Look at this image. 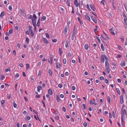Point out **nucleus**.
<instances>
[{"label":"nucleus","mask_w":127,"mask_h":127,"mask_svg":"<svg viewBox=\"0 0 127 127\" xmlns=\"http://www.w3.org/2000/svg\"><path fill=\"white\" fill-rule=\"evenodd\" d=\"M80 0H74V4L77 7L78 6L79 7L80 6Z\"/></svg>","instance_id":"f257e3e1"},{"label":"nucleus","mask_w":127,"mask_h":127,"mask_svg":"<svg viewBox=\"0 0 127 127\" xmlns=\"http://www.w3.org/2000/svg\"><path fill=\"white\" fill-rule=\"evenodd\" d=\"M123 105L122 107V109L121 111V113L122 114V116H124L126 114V110L125 109H123Z\"/></svg>","instance_id":"f03ea898"},{"label":"nucleus","mask_w":127,"mask_h":127,"mask_svg":"<svg viewBox=\"0 0 127 127\" xmlns=\"http://www.w3.org/2000/svg\"><path fill=\"white\" fill-rule=\"evenodd\" d=\"M114 29L113 28H112L109 29V32H110L112 34L114 35H115V33L114 32Z\"/></svg>","instance_id":"7ed1b4c3"},{"label":"nucleus","mask_w":127,"mask_h":127,"mask_svg":"<svg viewBox=\"0 0 127 127\" xmlns=\"http://www.w3.org/2000/svg\"><path fill=\"white\" fill-rule=\"evenodd\" d=\"M68 26L67 25H66L65 27V28L64 29V34L65 35H66L67 34L68 30Z\"/></svg>","instance_id":"20e7f679"},{"label":"nucleus","mask_w":127,"mask_h":127,"mask_svg":"<svg viewBox=\"0 0 127 127\" xmlns=\"http://www.w3.org/2000/svg\"><path fill=\"white\" fill-rule=\"evenodd\" d=\"M105 55H102L101 56V62L102 63H104L105 61Z\"/></svg>","instance_id":"39448f33"},{"label":"nucleus","mask_w":127,"mask_h":127,"mask_svg":"<svg viewBox=\"0 0 127 127\" xmlns=\"http://www.w3.org/2000/svg\"><path fill=\"white\" fill-rule=\"evenodd\" d=\"M120 102L121 104H123L124 103L123 95H121L120 97Z\"/></svg>","instance_id":"423d86ee"},{"label":"nucleus","mask_w":127,"mask_h":127,"mask_svg":"<svg viewBox=\"0 0 127 127\" xmlns=\"http://www.w3.org/2000/svg\"><path fill=\"white\" fill-rule=\"evenodd\" d=\"M121 66L122 67H124L126 66V63L124 61H122L120 64Z\"/></svg>","instance_id":"0eeeda50"},{"label":"nucleus","mask_w":127,"mask_h":127,"mask_svg":"<svg viewBox=\"0 0 127 127\" xmlns=\"http://www.w3.org/2000/svg\"><path fill=\"white\" fill-rule=\"evenodd\" d=\"M91 18L93 21L95 23H97V20L93 16H91Z\"/></svg>","instance_id":"6e6552de"},{"label":"nucleus","mask_w":127,"mask_h":127,"mask_svg":"<svg viewBox=\"0 0 127 127\" xmlns=\"http://www.w3.org/2000/svg\"><path fill=\"white\" fill-rule=\"evenodd\" d=\"M43 40L44 43L45 44H47L49 43L47 39L46 38H43Z\"/></svg>","instance_id":"1a4fd4ad"},{"label":"nucleus","mask_w":127,"mask_h":127,"mask_svg":"<svg viewBox=\"0 0 127 127\" xmlns=\"http://www.w3.org/2000/svg\"><path fill=\"white\" fill-rule=\"evenodd\" d=\"M32 23L33 25V26L36 25V20L32 19Z\"/></svg>","instance_id":"9d476101"},{"label":"nucleus","mask_w":127,"mask_h":127,"mask_svg":"<svg viewBox=\"0 0 127 127\" xmlns=\"http://www.w3.org/2000/svg\"><path fill=\"white\" fill-rule=\"evenodd\" d=\"M85 18L87 20L89 21H91V20L90 18V17L87 14H86L85 15Z\"/></svg>","instance_id":"9b49d317"},{"label":"nucleus","mask_w":127,"mask_h":127,"mask_svg":"<svg viewBox=\"0 0 127 127\" xmlns=\"http://www.w3.org/2000/svg\"><path fill=\"white\" fill-rule=\"evenodd\" d=\"M61 66V65L59 63L57 62V63L56 65V68L57 69L59 68Z\"/></svg>","instance_id":"f8f14e48"},{"label":"nucleus","mask_w":127,"mask_h":127,"mask_svg":"<svg viewBox=\"0 0 127 127\" xmlns=\"http://www.w3.org/2000/svg\"><path fill=\"white\" fill-rule=\"evenodd\" d=\"M20 11L21 14L23 15V16L24 17H25L26 16V15L24 14L23 10V9H20Z\"/></svg>","instance_id":"ddd939ff"},{"label":"nucleus","mask_w":127,"mask_h":127,"mask_svg":"<svg viewBox=\"0 0 127 127\" xmlns=\"http://www.w3.org/2000/svg\"><path fill=\"white\" fill-rule=\"evenodd\" d=\"M90 6L92 10L95 11V8L94 6L93 5L90 4Z\"/></svg>","instance_id":"4468645a"},{"label":"nucleus","mask_w":127,"mask_h":127,"mask_svg":"<svg viewBox=\"0 0 127 127\" xmlns=\"http://www.w3.org/2000/svg\"><path fill=\"white\" fill-rule=\"evenodd\" d=\"M48 93L50 95H52L53 94V92L52 90L51 89H49L48 90Z\"/></svg>","instance_id":"2eb2a0df"},{"label":"nucleus","mask_w":127,"mask_h":127,"mask_svg":"<svg viewBox=\"0 0 127 127\" xmlns=\"http://www.w3.org/2000/svg\"><path fill=\"white\" fill-rule=\"evenodd\" d=\"M4 14L5 13L4 12H2L0 14V17L1 18H2L3 17V16Z\"/></svg>","instance_id":"dca6fc26"},{"label":"nucleus","mask_w":127,"mask_h":127,"mask_svg":"<svg viewBox=\"0 0 127 127\" xmlns=\"http://www.w3.org/2000/svg\"><path fill=\"white\" fill-rule=\"evenodd\" d=\"M85 48L86 50H87L89 48V46L87 44H85Z\"/></svg>","instance_id":"f3484780"},{"label":"nucleus","mask_w":127,"mask_h":127,"mask_svg":"<svg viewBox=\"0 0 127 127\" xmlns=\"http://www.w3.org/2000/svg\"><path fill=\"white\" fill-rule=\"evenodd\" d=\"M59 52L60 55H61L63 53L62 49L61 48H60L59 49Z\"/></svg>","instance_id":"a211bd4d"},{"label":"nucleus","mask_w":127,"mask_h":127,"mask_svg":"<svg viewBox=\"0 0 127 127\" xmlns=\"http://www.w3.org/2000/svg\"><path fill=\"white\" fill-rule=\"evenodd\" d=\"M48 73L49 75H51L52 74V71L50 69H49L48 70Z\"/></svg>","instance_id":"6ab92c4d"},{"label":"nucleus","mask_w":127,"mask_h":127,"mask_svg":"<svg viewBox=\"0 0 127 127\" xmlns=\"http://www.w3.org/2000/svg\"><path fill=\"white\" fill-rule=\"evenodd\" d=\"M42 90L41 87L40 86H39L37 87V91L38 92H39L40 90Z\"/></svg>","instance_id":"aec40b11"},{"label":"nucleus","mask_w":127,"mask_h":127,"mask_svg":"<svg viewBox=\"0 0 127 127\" xmlns=\"http://www.w3.org/2000/svg\"><path fill=\"white\" fill-rule=\"evenodd\" d=\"M13 106L15 108H16L17 106V105L15 103V101H13Z\"/></svg>","instance_id":"412c9836"},{"label":"nucleus","mask_w":127,"mask_h":127,"mask_svg":"<svg viewBox=\"0 0 127 127\" xmlns=\"http://www.w3.org/2000/svg\"><path fill=\"white\" fill-rule=\"evenodd\" d=\"M5 102L3 100H2L1 101V105L2 107H4V105L3 104Z\"/></svg>","instance_id":"4be33fe9"},{"label":"nucleus","mask_w":127,"mask_h":127,"mask_svg":"<svg viewBox=\"0 0 127 127\" xmlns=\"http://www.w3.org/2000/svg\"><path fill=\"white\" fill-rule=\"evenodd\" d=\"M109 64L108 62L106 61L105 62V66L106 67H109Z\"/></svg>","instance_id":"5701e85b"},{"label":"nucleus","mask_w":127,"mask_h":127,"mask_svg":"<svg viewBox=\"0 0 127 127\" xmlns=\"http://www.w3.org/2000/svg\"><path fill=\"white\" fill-rule=\"evenodd\" d=\"M56 100L57 102H60V99L58 96H56Z\"/></svg>","instance_id":"b1692460"},{"label":"nucleus","mask_w":127,"mask_h":127,"mask_svg":"<svg viewBox=\"0 0 127 127\" xmlns=\"http://www.w3.org/2000/svg\"><path fill=\"white\" fill-rule=\"evenodd\" d=\"M46 19V17L45 16H43L41 19V21H42Z\"/></svg>","instance_id":"393cba45"},{"label":"nucleus","mask_w":127,"mask_h":127,"mask_svg":"<svg viewBox=\"0 0 127 127\" xmlns=\"http://www.w3.org/2000/svg\"><path fill=\"white\" fill-rule=\"evenodd\" d=\"M116 91L118 93L119 95L121 94V92L120 91V89L119 88H117L116 89Z\"/></svg>","instance_id":"a878e982"},{"label":"nucleus","mask_w":127,"mask_h":127,"mask_svg":"<svg viewBox=\"0 0 127 127\" xmlns=\"http://www.w3.org/2000/svg\"><path fill=\"white\" fill-rule=\"evenodd\" d=\"M11 71V69L9 68H6L5 70V72H7L8 71Z\"/></svg>","instance_id":"bb28decb"},{"label":"nucleus","mask_w":127,"mask_h":127,"mask_svg":"<svg viewBox=\"0 0 127 127\" xmlns=\"http://www.w3.org/2000/svg\"><path fill=\"white\" fill-rule=\"evenodd\" d=\"M33 112H34L35 114H37V116L38 118V119H39V121H40V120L39 119V118H38V115H37V114H38V113L35 110H33Z\"/></svg>","instance_id":"cd10ccee"},{"label":"nucleus","mask_w":127,"mask_h":127,"mask_svg":"<svg viewBox=\"0 0 127 127\" xmlns=\"http://www.w3.org/2000/svg\"><path fill=\"white\" fill-rule=\"evenodd\" d=\"M106 72H107L108 73H109L110 72V69L109 67H107L106 69Z\"/></svg>","instance_id":"c85d7f7f"},{"label":"nucleus","mask_w":127,"mask_h":127,"mask_svg":"<svg viewBox=\"0 0 127 127\" xmlns=\"http://www.w3.org/2000/svg\"><path fill=\"white\" fill-rule=\"evenodd\" d=\"M122 15L124 17H126L127 16L126 15V13L125 11H123V12Z\"/></svg>","instance_id":"c756f323"},{"label":"nucleus","mask_w":127,"mask_h":127,"mask_svg":"<svg viewBox=\"0 0 127 127\" xmlns=\"http://www.w3.org/2000/svg\"><path fill=\"white\" fill-rule=\"evenodd\" d=\"M52 57H53V55H50V61H51L50 64H52Z\"/></svg>","instance_id":"7c9ffc66"},{"label":"nucleus","mask_w":127,"mask_h":127,"mask_svg":"<svg viewBox=\"0 0 127 127\" xmlns=\"http://www.w3.org/2000/svg\"><path fill=\"white\" fill-rule=\"evenodd\" d=\"M101 47L102 50L103 51H104L105 50L104 47L102 44H101Z\"/></svg>","instance_id":"2f4dec72"},{"label":"nucleus","mask_w":127,"mask_h":127,"mask_svg":"<svg viewBox=\"0 0 127 127\" xmlns=\"http://www.w3.org/2000/svg\"><path fill=\"white\" fill-rule=\"evenodd\" d=\"M13 30L12 29H10L9 32V34H11L13 32Z\"/></svg>","instance_id":"473e14b6"},{"label":"nucleus","mask_w":127,"mask_h":127,"mask_svg":"<svg viewBox=\"0 0 127 127\" xmlns=\"http://www.w3.org/2000/svg\"><path fill=\"white\" fill-rule=\"evenodd\" d=\"M95 100H94L93 101L92 100H91L90 102V104H94V102H95Z\"/></svg>","instance_id":"72a5a7b5"},{"label":"nucleus","mask_w":127,"mask_h":127,"mask_svg":"<svg viewBox=\"0 0 127 127\" xmlns=\"http://www.w3.org/2000/svg\"><path fill=\"white\" fill-rule=\"evenodd\" d=\"M66 4L68 6H69L70 5V0H67L66 2Z\"/></svg>","instance_id":"f704fd0d"},{"label":"nucleus","mask_w":127,"mask_h":127,"mask_svg":"<svg viewBox=\"0 0 127 127\" xmlns=\"http://www.w3.org/2000/svg\"><path fill=\"white\" fill-rule=\"evenodd\" d=\"M120 38L121 39V41L122 42H124L125 40V39L124 38L122 37V36H120Z\"/></svg>","instance_id":"c9c22d12"},{"label":"nucleus","mask_w":127,"mask_h":127,"mask_svg":"<svg viewBox=\"0 0 127 127\" xmlns=\"http://www.w3.org/2000/svg\"><path fill=\"white\" fill-rule=\"evenodd\" d=\"M26 41L27 42V43L28 44V43L29 42V39L27 37H26Z\"/></svg>","instance_id":"e433bc0d"},{"label":"nucleus","mask_w":127,"mask_h":127,"mask_svg":"<svg viewBox=\"0 0 127 127\" xmlns=\"http://www.w3.org/2000/svg\"><path fill=\"white\" fill-rule=\"evenodd\" d=\"M45 34L46 35V37L47 38H49L50 37L48 33H45Z\"/></svg>","instance_id":"4c0bfd02"},{"label":"nucleus","mask_w":127,"mask_h":127,"mask_svg":"<svg viewBox=\"0 0 127 127\" xmlns=\"http://www.w3.org/2000/svg\"><path fill=\"white\" fill-rule=\"evenodd\" d=\"M33 19H35V20H36V19L37 17L35 14H34L33 15Z\"/></svg>","instance_id":"58836bf2"},{"label":"nucleus","mask_w":127,"mask_h":127,"mask_svg":"<svg viewBox=\"0 0 127 127\" xmlns=\"http://www.w3.org/2000/svg\"><path fill=\"white\" fill-rule=\"evenodd\" d=\"M118 48H119V50H122L123 48L120 46V45H118Z\"/></svg>","instance_id":"ea45409f"},{"label":"nucleus","mask_w":127,"mask_h":127,"mask_svg":"<svg viewBox=\"0 0 127 127\" xmlns=\"http://www.w3.org/2000/svg\"><path fill=\"white\" fill-rule=\"evenodd\" d=\"M26 69H28V68H30V66L29 64H26Z\"/></svg>","instance_id":"a19ab883"},{"label":"nucleus","mask_w":127,"mask_h":127,"mask_svg":"<svg viewBox=\"0 0 127 127\" xmlns=\"http://www.w3.org/2000/svg\"><path fill=\"white\" fill-rule=\"evenodd\" d=\"M65 47L67 48L68 46V41L67 40H66V41Z\"/></svg>","instance_id":"79ce46f5"},{"label":"nucleus","mask_w":127,"mask_h":127,"mask_svg":"<svg viewBox=\"0 0 127 127\" xmlns=\"http://www.w3.org/2000/svg\"><path fill=\"white\" fill-rule=\"evenodd\" d=\"M31 118L29 116H27L25 119V120H29Z\"/></svg>","instance_id":"37998d69"},{"label":"nucleus","mask_w":127,"mask_h":127,"mask_svg":"<svg viewBox=\"0 0 127 127\" xmlns=\"http://www.w3.org/2000/svg\"><path fill=\"white\" fill-rule=\"evenodd\" d=\"M107 100L109 103H110V98L109 97H108L107 98Z\"/></svg>","instance_id":"c03bdc74"},{"label":"nucleus","mask_w":127,"mask_h":127,"mask_svg":"<svg viewBox=\"0 0 127 127\" xmlns=\"http://www.w3.org/2000/svg\"><path fill=\"white\" fill-rule=\"evenodd\" d=\"M8 9L10 11H11L12 9V8L11 5H9L8 6Z\"/></svg>","instance_id":"a18cd8bd"},{"label":"nucleus","mask_w":127,"mask_h":127,"mask_svg":"<svg viewBox=\"0 0 127 127\" xmlns=\"http://www.w3.org/2000/svg\"><path fill=\"white\" fill-rule=\"evenodd\" d=\"M52 40L53 42H56L57 41V39H52Z\"/></svg>","instance_id":"49530a36"},{"label":"nucleus","mask_w":127,"mask_h":127,"mask_svg":"<svg viewBox=\"0 0 127 127\" xmlns=\"http://www.w3.org/2000/svg\"><path fill=\"white\" fill-rule=\"evenodd\" d=\"M124 21L125 23L127 22V17H124Z\"/></svg>","instance_id":"de8ad7c7"},{"label":"nucleus","mask_w":127,"mask_h":127,"mask_svg":"<svg viewBox=\"0 0 127 127\" xmlns=\"http://www.w3.org/2000/svg\"><path fill=\"white\" fill-rule=\"evenodd\" d=\"M19 76V74L18 73H17L15 75V78H17Z\"/></svg>","instance_id":"09e8293b"},{"label":"nucleus","mask_w":127,"mask_h":127,"mask_svg":"<svg viewBox=\"0 0 127 127\" xmlns=\"http://www.w3.org/2000/svg\"><path fill=\"white\" fill-rule=\"evenodd\" d=\"M37 26L38 27H39L40 26V22H38L37 23Z\"/></svg>","instance_id":"8fccbe9b"},{"label":"nucleus","mask_w":127,"mask_h":127,"mask_svg":"<svg viewBox=\"0 0 127 127\" xmlns=\"http://www.w3.org/2000/svg\"><path fill=\"white\" fill-rule=\"evenodd\" d=\"M58 87L60 88H61L63 87V85L61 84H58Z\"/></svg>","instance_id":"3c124183"},{"label":"nucleus","mask_w":127,"mask_h":127,"mask_svg":"<svg viewBox=\"0 0 127 127\" xmlns=\"http://www.w3.org/2000/svg\"><path fill=\"white\" fill-rule=\"evenodd\" d=\"M41 71L40 70H39V71H38V76H39L41 74Z\"/></svg>","instance_id":"603ef678"},{"label":"nucleus","mask_w":127,"mask_h":127,"mask_svg":"<svg viewBox=\"0 0 127 127\" xmlns=\"http://www.w3.org/2000/svg\"><path fill=\"white\" fill-rule=\"evenodd\" d=\"M112 115L113 116L114 118H115L116 117L115 115V112L114 111H113L112 112Z\"/></svg>","instance_id":"864d4df0"},{"label":"nucleus","mask_w":127,"mask_h":127,"mask_svg":"<svg viewBox=\"0 0 127 127\" xmlns=\"http://www.w3.org/2000/svg\"><path fill=\"white\" fill-rule=\"evenodd\" d=\"M83 126L85 127H86L87 126V123L86 122H85L83 124Z\"/></svg>","instance_id":"5fc2aeb1"},{"label":"nucleus","mask_w":127,"mask_h":127,"mask_svg":"<svg viewBox=\"0 0 127 127\" xmlns=\"http://www.w3.org/2000/svg\"><path fill=\"white\" fill-rule=\"evenodd\" d=\"M72 89L73 90H75L76 89V87L74 86H73L72 87Z\"/></svg>","instance_id":"6e6d98bb"},{"label":"nucleus","mask_w":127,"mask_h":127,"mask_svg":"<svg viewBox=\"0 0 127 127\" xmlns=\"http://www.w3.org/2000/svg\"><path fill=\"white\" fill-rule=\"evenodd\" d=\"M46 96L47 98L48 99V100H50V98L49 97V95L48 94H46Z\"/></svg>","instance_id":"4d7b16f0"},{"label":"nucleus","mask_w":127,"mask_h":127,"mask_svg":"<svg viewBox=\"0 0 127 127\" xmlns=\"http://www.w3.org/2000/svg\"><path fill=\"white\" fill-rule=\"evenodd\" d=\"M66 60L65 59H64L63 60V63L64 64H65L66 63Z\"/></svg>","instance_id":"13d9d810"},{"label":"nucleus","mask_w":127,"mask_h":127,"mask_svg":"<svg viewBox=\"0 0 127 127\" xmlns=\"http://www.w3.org/2000/svg\"><path fill=\"white\" fill-rule=\"evenodd\" d=\"M104 2L105 1L104 0H102V1H101V3H102L104 5H105Z\"/></svg>","instance_id":"bf43d9fd"},{"label":"nucleus","mask_w":127,"mask_h":127,"mask_svg":"<svg viewBox=\"0 0 127 127\" xmlns=\"http://www.w3.org/2000/svg\"><path fill=\"white\" fill-rule=\"evenodd\" d=\"M105 60L106 61L108 62V59L105 55Z\"/></svg>","instance_id":"052dcab7"},{"label":"nucleus","mask_w":127,"mask_h":127,"mask_svg":"<svg viewBox=\"0 0 127 127\" xmlns=\"http://www.w3.org/2000/svg\"><path fill=\"white\" fill-rule=\"evenodd\" d=\"M55 118L57 120H59V118L58 116H56L55 117Z\"/></svg>","instance_id":"680f3d73"},{"label":"nucleus","mask_w":127,"mask_h":127,"mask_svg":"<svg viewBox=\"0 0 127 127\" xmlns=\"http://www.w3.org/2000/svg\"><path fill=\"white\" fill-rule=\"evenodd\" d=\"M87 7L88 9L89 10H91L90 8L89 5H88V4H87Z\"/></svg>","instance_id":"e2e57ef3"},{"label":"nucleus","mask_w":127,"mask_h":127,"mask_svg":"<svg viewBox=\"0 0 127 127\" xmlns=\"http://www.w3.org/2000/svg\"><path fill=\"white\" fill-rule=\"evenodd\" d=\"M5 77L3 75H1V80L4 79L5 78Z\"/></svg>","instance_id":"0e129e2a"},{"label":"nucleus","mask_w":127,"mask_h":127,"mask_svg":"<svg viewBox=\"0 0 127 127\" xmlns=\"http://www.w3.org/2000/svg\"><path fill=\"white\" fill-rule=\"evenodd\" d=\"M97 39L98 40V42L99 43H101V41L100 39H99V38L98 37H97Z\"/></svg>","instance_id":"69168bd1"},{"label":"nucleus","mask_w":127,"mask_h":127,"mask_svg":"<svg viewBox=\"0 0 127 127\" xmlns=\"http://www.w3.org/2000/svg\"><path fill=\"white\" fill-rule=\"evenodd\" d=\"M34 35V33L33 32L31 33L30 35L31 36L33 37Z\"/></svg>","instance_id":"338daca9"},{"label":"nucleus","mask_w":127,"mask_h":127,"mask_svg":"<svg viewBox=\"0 0 127 127\" xmlns=\"http://www.w3.org/2000/svg\"><path fill=\"white\" fill-rule=\"evenodd\" d=\"M30 32L28 30H27L26 32V34L29 35L30 34Z\"/></svg>","instance_id":"774afa93"}]
</instances>
